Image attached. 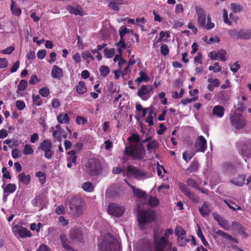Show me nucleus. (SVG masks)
<instances>
[{
  "label": "nucleus",
  "mask_w": 251,
  "mask_h": 251,
  "mask_svg": "<svg viewBox=\"0 0 251 251\" xmlns=\"http://www.w3.org/2000/svg\"><path fill=\"white\" fill-rule=\"evenodd\" d=\"M120 249L118 241L110 234L107 233L99 244L98 251H120Z\"/></svg>",
  "instance_id": "obj_1"
},
{
  "label": "nucleus",
  "mask_w": 251,
  "mask_h": 251,
  "mask_svg": "<svg viewBox=\"0 0 251 251\" xmlns=\"http://www.w3.org/2000/svg\"><path fill=\"white\" fill-rule=\"evenodd\" d=\"M85 171L91 176H97L102 172V166L100 160L91 158L85 165Z\"/></svg>",
  "instance_id": "obj_2"
},
{
  "label": "nucleus",
  "mask_w": 251,
  "mask_h": 251,
  "mask_svg": "<svg viewBox=\"0 0 251 251\" xmlns=\"http://www.w3.org/2000/svg\"><path fill=\"white\" fill-rule=\"evenodd\" d=\"M172 243L166 237H159L154 234L153 247L151 251H170Z\"/></svg>",
  "instance_id": "obj_3"
},
{
  "label": "nucleus",
  "mask_w": 251,
  "mask_h": 251,
  "mask_svg": "<svg viewBox=\"0 0 251 251\" xmlns=\"http://www.w3.org/2000/svg\"><path fill=\"white\" fill-rule=\"evenodd\" d=\"M68 204L70 212L74 216L79 217L82 214L84 203L80 198L76 197L72 198Z\"/></svg>",
  "instance_id": "obj_4"
},
{
  "label": "nucleus",
  "mask_w": 251,
  "mask_h": 251,
  "mask_svg": "<svg viewBox=\"0 0 251 251\" xmlns=\"http://www.w3.org/2000/svg\"><path fill=\"white\" fill-rule=\"evenodd\" d=\"M125 153L129 155L135 159H142L145 153V150L142 143L138 147L137 146H131L129 148L126 147Z\"/></svg>",
  "instance_id": "obj_5"
},
{
  "label": "nucleus",
  "mask_w": 251,
  "mask_h": 251,
  "mask_svg": "<svg viewBox=\"0 0 251 251\" xmlns=\"http://www.w3.org/2000/svg\"><path fill=\"white\" fill-rule=\"evenodd\" d=\"M138 221L140 223L145 224L152 222L155 219V214L153 210L148 209L138 211Z\"/></svg>",
  "instance_id": "obj_6"
},
{
  "label": "nucleus",
  "mask_w": 251,
  "mask_h": 251,
  "mask_svg": "<svg viewBox=\"0 0 251 251\" xmlns=\"http://www.w3.org/2000/svg\"><path fill=\"white\" fill-rule=\"evenodd\" d=\"M126 176H132L138 180L144 179L148 177L146 172L132 165H129L127 167Z\"/></svg>",
  "instance_id": "obj_7"
},
{
  "label": "nucleus",
  "mask_w": 251,
  "mask_h": 251,
  "mask_svg": "<svg viewBox=\"0 0 251 251\" xmlns=\"http://www.w3.org/2000/svg\"><path fill=\"white\" fill-rule=\"evenodd\" d=\"M125 211V208L117 203L111 202L107 207L108 213L116 217H121Z\"/></svg>",
  "instance_id": "obj_8"
},
{
  "label": "nucleus",
  "mask_w": 251,
  "mask_h": 251,
  "mask_svg": "<svg viewBox=\"0 0 251 251\" xmlns=\"http://www.w3.org/2000/svg\"><path fill=\"white\" fill-rule=\"evenodd\" d=\"M231 125L237 129L243 128L246 126L244 116L241 114L234 113L230 117Z\"/></svg>",
  "instance_id": "obj_9"
},
{
  "label": "nucleus",
  "mask_w": 251,
  "mask_h": 251,
  "mask_svg": "<svg viewBox=\"0 0 251 251\" xmlns=\"http://www.w3.org/2000/svg\"><path fill=\"white\" fill-rule=\"evenodd\" d=\"M70 238L75 242H82L83 240L82 231L80 228L75 227L70 230Z\"/></svg>",
  "instance_id": "obj_10"
},
{
  "label": "nucleus",
  "mask_w": 251,
  "mask_h": 251,
  "mask_svg": "<svg viewBox=\"0 0 251 251\" xmlns=\"http://www.w3.org/2000/svg\"><path fill=\"white\" fill-rule=\"evenodd\" d=\"M152 90L153 87L151 85H143L138 90L137 93L138 96L143 100H146L149 98V97L147 96V95L152 92Z\"/></svg>",
  "instance_id": "obj_11"
},
{
  "label": "nucleus",
  "mask_w": 251,
  "mask_h": 251,
  "mask_svg": "<svg viewBox=\"0 0 251 251\" xmlns=\"http://www.w3.org/2000/svg\"><path fill=\"white\" fill-rule=\"evenodd\" d=\"M179 187L180 190L189 199H190L194 203L199 202L200 198L199 197L192 193L189 189L186 187L185 185L182 183L179 184Z\"/></svg>",
  "instance_id": "obj_12"
},
{
  "label": "nucleus",
  "mask_w": 251,
  "mask_h": 251,
  "mask_svg": "<svg viewBox=\"0 0 251 251\" xmlns=\"http://www.w3.org/2000/svg\"><path fill=\"white\" fill-rule=\"evenodd\" d=\"M196 14L198 16V23L201 27L205 26L206 14L204 10L199 6L196 7Z\"/></svg>",
  "instance_id": "obj_13"
},
{
  "label": "nucleus",
  "mask_w": 251,
  "mask_h": 251,
  "mask_svg": "<svg viewBox=\"0 0 251 251\" xmlns=\"http://www.w3.org/2000/svg\"><path fill=\"white\" fill-rule=\"evenodd\" d=\"M197 151L201 152H204L206 150L207 145L206 141L203 136L201 135L198 138V142L196 144Z\"/></svg>",
  "instance_id": "obj_14"
},
{
  "label": "nucleus",
  "mask_w": 251,
  "mask_h": 251,
  "mask_svg": "<svg viewBox=\"0 0 251 251\" xmlns=\"http://www.w3.org/2000/svg\"><path fill=\"white\" fill-rule=\"evenodd\" d=\"M51 75L53 78L60 79L63 76V70L57 66L54 65L52 68Z\"/></svg>",
  "instance_id": "obj_15"
},
{
  "label": "nucleus",
  "mask_w": 251,
  "mask_h": 251,
  "mask_svg": "<svg viewBox=\"0 0 251 251\" xmlns=\"http://www.w3.org/2000/svg\"><path fill=\"white\" fill-rule=\"evenodd\" d=\"M208 84L207 88L209 91H213L215 87H217L220 85V81L218 79L215 78L214 79L209 78L207 80Z\"/></svg>",
  "instance_id": "obj_16"
},
{
  "label": "nucleus",
  "mask_w": 251,
  "mask_h": 251,
  "mask_svg": "<svg viewBox=\"0 0 251 251\" xmlns=\"http://www.w3.org/2000/svg\"><path fill=\"white\" fill-rule=\"evenodd\" d=\"M199 210L202 216L205 217L209 215L210 210L208 204L204 202L201 206L199 207Z\"/></svg>",
  "instance_id": "obj_17"
},
{
  "label": "nucleus",
  "mask_w": 251,
  "mask_h": 251,
  "mask_svg": "<svg viewBox=\"0 0 251 251\" xmlns=\"http://www.w3.org/2000/svg\"><path fill=\"white\" fill-rule=\"evenodd\" d=\"M225 109L221 105H216L214 107L212 110V114L219 118H222L224 114Z\"/></svg>",
  "instance_id": "obj_18"
},
{
  "label": "nucleus",
  "mask_w": 251,
  "mask_h": 251,
  "mask_svg": "<svg viewBox=\"0 0 251 251\" xmlns=\"http://www.w3.org/2000/svg\"><path fill=\"white\" fill-rule=\"evenodd\" d=\"M60 239L62 243V246L64 249L68 251H76L75 250L73 249L72 247L69 245V242L64 234H61L60 235Z\"/></svg>",
  "instance_id": "obj_19"
},
{
  "label": "nucleus",
  "mask_w": 251,
  "mask_h": 251,
  "mask_svg": "<svg viewBox=\"0 0 251 251\" xmlns=\"http://www.w3.org/2000/svg\"><path fill=\"white\" fill-rule=\"evenodd\" d=\"M30 176L29 175H26L24 172L20 173L18 175V179L20 182L25 184L28 185L30 182Z\"/></svg>",
  "instance_id": "obj_20"
},
{
  "label": "nucleus",
  "mask_w": 251,
  "mask_h": 251,
  "mask_svg": "<svg viewBox=\"0 0 251 251\" xmlns=\"http://www.w3.org/2000/svg\"><path fill=\"white\" fill-rule=\"evenodd\" d=\"M17 232L19 234V236L22 238H24L26 237H31V233L30 231L26 228L22 227L19 226L17 228Z\"/></svg>",
  "instance_id": "obj_21"
},
{
  "label": "nucleus",
  "mask_w": 251,
  "mask_h": 251,
  "mask_svg": "<svg viewBox=\"0 0 251 251\" xmlns=\"http://www.w3.org/2000/svg\"><path fill=\"white\" fill-rule=\"evenodd\" d=\"M240 39L247 40L251 38V30L249 29H240Z\"/></svg>",
  "instance_id": "obj_22"
},
{
  "label": "nucleus",
  "mask_w": 251,
  "mask_h": 251,
  "mask_svg": "<svg viewBox=\"0 0 251 251\" xmlns=\"http://www.w3.org/2000/svg\"><path fill=\"white\" fill-rule=\"evenodd\" d=\"M226 52L224 50L222 49L219 50L217 53L214 52L215 57L210 56V58L212 60H216L217 57H219L222 61H225L226 60Z\"/></svg>",
  "instance_id": "obj_23"
},
{
  "label": "nucleus",
  "mask_w": 251,
  "mask_h": 251,
  "mask_svg": "<svg viewBox=\"0 0 251 251\" xmlns=\"http://www.w3.org/2000/svg\"><path fill=\"white\" fill-rule=\"evenodd\" d=\"M146 201L151 207H156L159 204V201L156 197L149 196L146 197Z\"/></svg>",
  "instance_id": "obj_24"
},
{
  "label": "nucleus",
  "mask_w": 251,
  "mask_h": 251,
  "mask_svg": "<svg viewBox=\"0 0 251 251\" xmlns=\"http://www.w3.org/2000/svg\"><path fill=\"white\" fill-rule=\"evenodd\" d=\"M245 177L244 176L240 175L231 179L230 182L237 186H242L245 184Z\"/></svg>",
  "instance_id": "obj_25"
},
{
  "label": "nucleus",
  "mask_w": 251,
  "mask_h": 251,
  "mask_svg": "<svg viewBox=\"0 0 251 251\" xmlns=\"http://www.w3.org/2000/svg\"><path fill=\"white\" fill-rule=\"evenodd\" d=\"M140 251H146L150 248V242L147 240H142L139 242Z\"/></svg>",
  "instance_id": "obj_26"
},
{
  "label": "nucleus",
  "mask_w": 251,
  "mask_h": 251,
  "mask_svg": "<svg viewBox=\"0 0 251 251\" xmlns=\"http://www.w3.org/2000/svg\"><path fill=\"white\" fill-rule=\"evenodd\" d=\"M134 195L138 198H143L146 196V192L140 189H136L133 186H130Z\"/></svg>",
  "instance_id": "obj_27"
},
{
  "label": "nucleus",
  "mask_w": 251,
  "mask_h": 251,
  "mask_svg": "<svg viewBox=\"0 0 251 251\" xmlns=\"http://www.w3.org/2000/svg\"><path fill=\"white\" fill-rule=\"evenodd\" d=\"M87 91V89L85 86V82L83 81H80L78 83L76 87V91L79 94H83Z\"/></svg>",
  "instance_id": "obj_28"
},
{
  "label": "nucleus",
  "mask_w": 251,
  "mask_h": 251,
  "mask_svg": "<svg viewBox=\"0 0 251 251\" xmlns=\"http://www.w3.org/2000/svg\"><path fill=\"white\" fill-rule=\"evenodd\" d=\"M51 147L52 144L51 141L49 140H46L41 143L39 149H41L43 151H44L51 149Z\"/></svg>",
  "instance_id": "obj_29"
},
{
  "label": "nucleus",
  "mask_w": 251,
  "mask_h": 251,
  "mask_svg": "<svg viewBox=\"0 0 251 251\" xmlns=\"http://www.w3.org/2000/svg\"><path fill=\"white\" fill-rule=\"evenodd\" d=\"M224 202L226 204V205L230 209H232L233 211H236V209H241V207L239 206L238 205L236 204V203L232 201L225 200L224 201Z\"/></svg>",
  "instance_id": "obj_30"
},
{
  "label": "nucleus",
  "mask_w": 251,
  "mask_h": 251,
  "mask_svg": "<svg viewBox=\"0 0 251 251\" xmlns=\"http://www.w3.org/2000/svg\"><path fill=\"white\" fill-rule=\"evenodd\" d=\"M109 3V6L111 9L118 10L119 9V7L118 5L121 4L122 3L121 0H106Z\"/></svg>",
  "instance_id": "obj_31"
},
{
  "label": "nucleus",
  "mask_w": 251,
  "mask_h": 251,
  "mask_svg": "<svg viewBox=\"0 0 251 251\" xmlns=\"http://www.w3.org/2000/svg\"><path fill=\"white\" fill-rule=\"evenodd\" d=\"M57 119L60 124H67L69 121V118L67 114H60L57 116Z\"/></svg>",
  "instance_id": "obj_32"
},
{
  "label": "nucleus",
  "mask_w": 251,
  "mask_h": 251,
  "mask_svg": "<svg viewBox=\"0 0 251 251\" xmlns=\"http://www.w3.org/2000/svg\"><path fill=\"white\" fill-rule=\"evenodd\" d=\"M216 234L218 235L223 237L225 239H226L228 240L236 242V240L231 235L228 234L227 233L221 230H218L217 231H216Z\"/></svg>",
  "instance_id": "obj_33"
},
{
  "label": "nucleus",
  "mask_w": 251,
  "mask_h": 251,
  "mask_svg": "<svg viewBox=\"0 0 251 251\" xmlns=\"http://www.w3.org/2000/svg\"><path fill=\"white\" fill-rule=\"evenodd\" d=\"M68 10L70 13L75 15H79L82 16L83 15V11L80 7L78 8H75L70 6L68 8Z\"/></svg>",
  "instance_id": "obj_34"
},
{
  "label": "nucleus",
  "mask_w": 251,
  "mask_h": 251,
  "mask_svg": "<svg viewBox=\"0 0 251 251\" xmlns=\"http://www.w3.org/2000/svg\"><path fill=\"white\" fill-rule=\"evenodd\" d=\"M228 35L232 38L239 39L240 30L231 29L228 30Z\"/></svg>",
  "instance_id": "obj_35"
},
{
  "label": "nucleus",
  "mask_w": 251,
  "mask_h": 251,
  "mask_svg": "<svg viewBox=\"0 0 251 251\" xmlns=\"http://www.w3.org/2000/svg\"><path fill=\"white\" fill-rule=\"evenodd\" d=\"M10 8L13 14L17 16H19L21 15L22 12L21 8L17 7L16 5H15L13 1H12V4Z\"/></svg>",
  "instance_id": "obj_36"
},
{
  "label": "nucleus",
  "mask_w": 251,
  "mask_h": 251,
  "mask_svg": "<svg viewBox=\"0 0 251 251\" xmlns=\"http://www.w3.org/2000/svg\"><path fill=\"white\" fill-rule=\"evenodd\" d=\"M82 188L86 192H92L94 189V186L90 182H86L82 185Z\"/></svg>",
  "instance_id": "obj_37"
},
{
  "label": "nucleus",
  "mask_w": 251,
  "mask_h": 251,
  "mask_svg": "<svg viewBox=\"0 0 251 251\" xmlns=\"http://www.w3.org/2000/svg\"><path fill=\"white\" fill-rule=\"evenodd\" d=\"M16 186L15 184L9 183L6 185L4 189V192L5 193H12L15 190Z\"/></svg>",
  "instance_id": "obj_38"
},
{
  "label": "nucleus",
  "mask_w": 251,
  "mask_h": 251,
  "mask_svg": "<svg viewBox=\"0 0 251 251\" xmlns=\"http://www.w3.org/2000/svg\"><path fill=\"white\" fill-rule=\"evenodd\" d=\"M218 98L222 101H227L229 100V96L226 91H222L218 94Z\"/></svg>",
  "instance_id": "obj_39"
},
{
  "label": "nucleus",
  "mask_w": 251,
  "mask_h": 251,
  "mask_svg": "<svg viewBox=\"0 0 251 251\" xmlns=\"http://www.w3.org/2000/svg\"><path fill=\"white\" fill-rule=\"evenodd\" d=\"M185 236H180L177 238V240L178 244L180 246H184L186 245L187 243L189 242L190 240L187 239L184 237Z\"/></svg>",
  "instance_id": "obj_40"
},
{
  "label": "nucleus",
  "mask_w": 251,
  "mask_h": 251,
  "mask_svg": "<svg viewBox=\"0 0 251 251\" xmlns=\"http://www.w3.org/2000/svg\"><path fill=\"white\" fill-rule=\"evenodd\" d=\"M233 169V165L230 163H224L222 165V169L225 173L230 172Z\"/></svg>",
  "instance_id": "obj_41"
},
{
  "label": "nucleus",
  "mask_w": 251,
  "mask_h": 251,
  "mask_svg": "<svg viewBox=\"0 0 251 251\" xmlns=\"http://www.w3.org/2000/svg\"><path fill=\"white\" fill-rule=\"evenodd\" d=\"M199 168V164L197 161H193L189 167L188 168L187 171L190 173L196 172Z\"/></svg>",
  "instance_id": "obj_42"
},
{
  "label": "nucleus",
  "mask_w": 251,
  "mask_h": 251,
  "mask_svg": "<svg viewBox=\"0 0 251 251\" xmlns=\"http://www.w3.org/2000/svg\"><path fill=\"white\" fill-rule=\"evenodd\" d=\"M186 183L188 185L196 188L197 189L200 190V188L197 183V182L191 178H189L186 180Z\"/></svg>",
  "instance_id": "obj_43"
},
{
  "label": "nucleus",
  "mask_w": 251,
  "mask_h": 251,
  "mask_svg": "<svg viewBox=\"0 0 251 251\" xmlns=\"http://www.w3.org/2000/svg\"><path fill=\"white\" fill-rule=\"evenodd\" d=\"M103 51L105 56L109 58L112 57L115 52L114 49H111L109 50L107 48H105L103 50Z\"/></svg>",
  "instance_id": "obj_44"
},
{
  "label": "nucleus",
  "mask_w": 251,
  "mask_h": 251,
  "mask_svg": "<svg viewBox=\"0 0 251 251\" xmlns=\"http://www.w3.org/2000/svg\"><path fill=\"white\" fill-rule=\"evenodd\" d=\"M34 151L31 145L26 144L25 146L23 153L25 155L32 154Z\"/></svg>",
  "instance_id": "obj_45"
},
{
  "label": "nucleus",
  "mask_w": 251,
  "mask_h": 251,
  "mask_svg": "<svg viewBox=\"0 0 251 251\" xmlns=\"http://www.w3.org/2000/svg\"><path fill=\"white\" fill-rule=\"evenodd\" d=\"M158 147V144L156 141L153 140L147 145V148L149 152H151V149H155Z\"/></svg>",
  "instance_id": "obj_46"
},
{
  "label": "nucleus",
  "mask_w": 251,
  "mask_h": 251,
  "mask_svg": "<svg viewBox=\"0 0 251 251\" xmlns=\"http://www.w3.org/2000/svg\"><path fill=\"white\" fill-rule=\"evenodd\" d=\"M209 71H213L214 73L219 72L222 70V67L219 66L218 62H215L214 66H210L208 68Z\"/></svg>",
  "instance_id": "obj_47"
},
{
  "label": "nucleus",
  "mask_w": 251,
  "mask_h": 251,
  "mask_svg": "<svg viewBox=\"0 0 251 251\" xmlns=\"http://www.w3.org/2000/svg\"><path fill=\"white\" fill-rule=\"evenodd\" d=\"M27 86V82L25 80H21L18 86V89L19 91L25 90Z\"/></svg>",
  "instance_id": "obj_48"
},
{
  "label": "nucleus",
  "mask_w": 251,
  "mask_h": 251,
  "mask_svg": "<svg viewBox=\"0 0 251 251\" xmlns=\"http://www.w3.org/2000/svg\"><path fill=\"white\" fill-rule=\"evenodd\" d=\"M100 72L101 74V75L105 77L107 76V75L109 73L110 70L108 67L103 65L100 67Z\"/></svg>",
  "instance_id": "obj_49"
},
{
  "label": "nucleus",
  "mask_w": 251,
  "mask_h": 251,
  "mask_svg": "<svg viewBox=\"0 0 251 251\" xmlns=\"http://www.w3.org/2000/svg\"><path fill=\"white\" fill-rule=\"evenodd\" d=\"M230 8L234 13H237L242 10L241 6L240 4H236L235 3H232L230 4Z\"/></svg>",
  "instance_id": "obj_50"
},
{
  "label": "nucleus",
  "mask_w": 251,
  "mask_h": 251,
  "mask_svg": "<svg viewBox=\"0 0 251 251\" xmlns=\"http://www.w3.org/2000/svg\"><path fill=\"white\" fill-rule=\"evenodd\" d=\"M175 234L177 237L178 236H185V231L181 226H177L175 229Z\"/></svg>",
  "instance_id": "obj_51"
},
{
  "label": "nucleus",
  "mask_w": 251,
  "mask_h": 251,
  "mask_svg": "<svg viewBox=\"0 0 251 251\" xmlns=\"http://www.w3.org/2000/svg\"><path fill=\"white\" fill-rule=\"evenodd\" d=\"M160 51L163 56L167 55L169 52V49L168 46L166 44L161 45L160 47Z\"/></svg>",
  "instance_id": "obj_52"
},
{
  "label": "nucleus",
  "mask_w": 251,
  "mask_h": 251,
  "mask_svg": "<svg viewBox=\"0 0 251 251\" xmlns=\"http://www.w3.org/2000/svg\"><path fill=\"white\" fill-rule=\"evenodd\" d=\"M32 100L34 104L40 106L42 103V101L40 100V95H32Z\"/></svg>",
  "instance_id": "obj_53"
},
{
  "label": "nucleus",
  "mask_w": 251,
  "mask_h": 251,
  "mask_svg": "<svg viewBox=\"0 0 251 251\" xmlns=\"http://www.w3.org/2000/svg\"><path fill=\"white\" fill-rule=\"evenodd\" d=\"M207 23L205 24V26L203 27L205 28L206 29H211L214 27V24L211 22V18L210 16H207Z\"/></svg>",
  "instance_id": "obj_54"
},
{
  "label": "nucleus",
  "mask_w": 251,
  "mask_h": 251,
  "mask_svg": "<svg viewBox=\"0 0 251 251\" xmlns=\"http://www.w3.org/2000/svg\"><path fill=\"white\" fill-rule=\"evenodd\" d=\"M50 93V90L48 88L44 87L39 90V94L44 97H47Z\"/></svg>",
  "instance_id": "obj_55"
},
{
  "label": "nucleus",
  "mask_w": 251,
  "mask_h": 251,
  "mask_svg": "<svg viewBox=\"0 0 251 251\" xmlns=\"http://www.w3.org/2000/svg\"><path fill=\"white\" fill-rule=\"evenodd\" d=\"M32 204L33 206H38L41 204V198L39 196H36L32 201Z\"/></svg>",
  "instance_id": "obj_56"
},
{
  "label": "nucleus",
  "mask_w": 251,
  "mask_h": 251,
  "mask_svg": "<svg viewBox=\"0 0 251 251\" xmlns=\"http://www.w3.org/2000/svg\"><path fill=\"white\" fill-rule=\"evenodd\" d=\"M219 225L226 230L228 229L229 227V223L227 220L223 219L219 223Z\"/></svg>",
  "instance_id": "obj_57"
},
{
  "label": "nucleus",
  "mask_w": 251,
  "mask_h": 251,
  "mask_svg": "<svg viewBox=\"0 0 251 251\" xmlns=\"http://www.w3.org/2000/svg\"><path fill=\"white\" fill-rule=\"evenodd\" d=\"M16 106L18 110H22L25 108V105L23 101L18 100L16 102Z\"/></svg>",
  "instance_id": "obj_58"
},
{
  "label": "nucleus",
  "mask_w": 251,
  "mask_h": 251,
  "mask_svg": "<svg viewBox=\"0 0 251 251\" xmlns=\"http://www.w3.org/2000/svg\"><path fill=\"white\" fill-rule=\"evenodd\" d=\"M8 65V62L5 58H0V69L6 68Z\"/></svg>",
  "instance_id": "obj_59"
},
{
  "label": "nucleus",
  "mask_w": 251,
  "mask_h": 251,
  "mask_svg": "<svg viewBox=\"0 0 251 251\" xmlns=\"http://www.w3.org/2000/svg\"><path fill=\"white\" fill-rule=\"evenodd\" d=\"M76 123L78 125H85L87 123V120L83 117L77 116L76 118Z\"/></svg>",
  "instance_id": "obj_60"
},
{
  "label": "nucleus",
  "mask_w": 251,
  "mask_h": 251,
  "mask_svg": "<svg viewBox=\"0 0 251 251\" xmlns=\"http://www.w3.org/2000/svg\"><path fill=\"white\" fill-rule=\"evenodd\" d=\"M129 142L138 143L140 141V138L138 135L134 134L128 138Z\"/></svg>",
  "instance_id": "obj_61"
},
{
  "label": "nucleus",
  "mask_w": 251,
  "mask_h": 251,
  "mask_svg": "<svg viewBox=\"0 0 251 251\" xmlns=\"http://www.w3.org/2000/svg\"><path fill=\"white\" fill-rule=\"evenodd\" d=\"M82 57L84 59H87L88 58L92 59V60H94V57L92 54L88 51H84L82 54Z\"/></svg>",
  "instance_id": "obj_62"
},
{
  "label": "nucleus",
  "mask_w": 251,
  "mask_h": 251,
  "mask_svg": "<svg viewBox=\"0 0 251 251\" xmlns=\"http://www.w3.org/2000/svg\"><path fill=\"white\" fill-rule=\"evenodd\" d=\"M46 54V51L45 50H40L38 51L37 56L40 59H43L45 58Z\"/></svg>",
  "instance_id": "obj_63"
},
{
  "label": "nucleus",
  "mask_w": 251,
  "mask_h": 251,
  "mask_svg": "<svg viewBox=\"0 0 251 251\" xmlns=\"http://www.w3.org/2000/svg\"><path fill=\"white\" fill-rule=\"evenodd\" d=\"M36 251H50V249L47 245L42 244Z\"/></svg>",
  "instance_id": "obj_64"
}]
</instances>
